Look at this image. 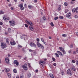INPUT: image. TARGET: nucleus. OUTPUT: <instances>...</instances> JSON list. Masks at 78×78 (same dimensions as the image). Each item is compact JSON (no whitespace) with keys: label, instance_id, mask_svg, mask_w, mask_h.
<instances>
[{"label":"nucleus","instance_id":"obj_29","mask_svg":"<svg viewBox=\"0 0 78 78\" xmlns=\"http://www.w3.org/2000/svg\"><path fill=\"white\" fill-rule=\"evenodd\" d=\"M61 73L62 75H64V71H62V70L61 71Z\"/></svg>","mask_w":78,"mask_h":78},{"label":"nucleus","instance_id":"obj_9","mask_svg":"<svg viewBox=\"0 0 78 78\" xmlns=\"http://www.w3.org/2000/svg\"><path fill=\"white\" fill-rule=\"evenodd\" d=\"M67 17H68L69 19H71L72 17V16L71 15V13H69L67 14L66 16Z\"/></svg>","mask_w":78,"mask_h":78},{"label":"nucleus","instance_id":"obj_59","mask_svg":"<svg viewBox=\"0 0 78 78\" xmlns=\"http://www.w3.org/2000/svg\"><path fill=\"white\" fill-rule=\"evenodd\" d=\"M76 65L78 66V61L76 62Z\"/></svg>","mask_w":78,"mask_h":78},{"label":"nucleus","instance_id":"obj_38","mask_svg":"<svg viewBox=\"0 0 78 78\" xmlns=\"http://www.w3.org/2000/svg\"><path fill=\"white\" fill-rule=\"evenodd\" d=\"M68 53H69V54H72V51L71 50H69L68 51Z\"/></svg>","mask_w":78,"mask_h":78},{"label":"nucleus","instance_id":"obj_15","mask_svg":"<svg viewBox=\"0 0 78 78\" xmlns=\"http://www.w3.org/2000/svg\"><path fill=\"white\" fill-rule=\"evenodd\" d=\"M5 39L6 42L7 44H9V39L8 38H5Z\"/></svg>","mask_w":78,"mask_h":78},{"label":"nucleus","instance_id":"obj_32","mask_svg":"<svg viewBox=\"0 0 78 78\" xmlns=\"http://www.w3.org/2000/svg\"><path fill=\"white\" fill-rule=\"evenodd\" d=\"M3 19L4 20H6V18H5V16H3Z\"/></svg>","mask_w":78,"mask_h":78},{"label":"nucleus","instance_id":"obj_7","mask_svg":"<svg viewBox=\"0 0 78 78\" xmlns=\"http://www.w3.org/2000/svg\"><path fill=\"white\" fill-rule=\"evenodd\" d=\"M30 45L31 47H34V48H36V45L35 43L33 42H30Z\"/></svg>","mask_w":78,"mask_h":78},{"label":"nucleus","instance_id":"obj_13","mask_svg":"<svg viewBox=\"0 0 78 78\" xmlns=\"http://www.w3.org/2000/svg\"><path fill=\"white\" fill-rule=\"evenodd\" d=\"M5 60L7 64H9V58L8 57L5 58Z\"/></svg>","mask_w":78,"mask_h":78},{"label":"nucleus","instance_id":"obj_49","mask_svg":"<svg viewBox=\"0 0 78 78\" xmlns=\"http://www.w3.org/2000/svg\"><path fill=\"white\" fill-rule=\"evenodd\" d=\"M29 51H30V52H33V51L31 49H29Z\"/></svg>","mask_w":78,"mask_h":78},{"label":"nucleus","instance_id":"obj_64","mask_svg":"<svg viewBox=\"0 0 78 78\" xmlns=\"http://www.w3.org/2000/svg\"><path fill=\"white\" fill-rule=\"evenodd\" d=\"M73 54H76V52H75V51H73Z\"/></svg>","mask_w":78,"mask_h":78},{"label":"nucleus","instance_id":"obj_19","mask_svg":"<svg viewBox=\"0 0 78 78\" xmlns=\"http://www.w3.org/2000/svg\"><path fill=\"white\" fill-rule=\"evenodd\" d=\"M8 33H11V30L10 28H9L8 29Z\"/></svg>","mask_w":78,"mask_h":78},{"label":"nucleus","instance_id":"obj_57","mask_svg":"<svg viewBox=\"0 0 78 78\" xmlns=\"http://www.w3.org/2000/svg\"><path fill=\"white\" fill-rule=\"evenodd\" d=\"M38 72V69H36L35 70V72L36 73H37V72Z\"/></svg>","mask_w":78,"mask_h":78},{"label":"nucleus","instance_id":"obj_60","mask_svg":"<svg viewBox=\"0 0 78 78\" xmlns=\"http://www.w3.org/2000/svg\"><path fill=\"white\" fill-rule=\"evenodd\" d=\"M76 52L77 53H78V48H77L76 49Z\"/></svg>","mask_w":78,"mask_h":78},{"label":"nucleus","instance_id":"obj_45","mask_svg":"<svg viewBox=\"0 0 78 78\" xmlns=\"http://www.w3.org/2000/svg\"><path fill=\"white\" fill-rule=\"evenodd\" d=\"M28 66L30 68L31 67V65L30 63H28Z\"/></svg>","mask_w":78,"mask_h":78},{"label":"nucleus","instance_id":"obj_14","mask_svg":"<svg viewBox=\"0 0 78 78\" xmlns=\"http://www.w3.org/2000/svg\"><path fill=\"white\" fill-rule=\"evenodd\" d=\"M22 67H23V68L25 70H28V68L26 66H25V65H23L22 66Z\"/></svg>","mask_w":78,"mask_h":78},{"label":"nucleus","instance_id":"obj_27","mask_svg":"<svg viewBox=\"0 0 78 78\" xmlns=\"http://www.w3.org/2000/svg\"><path fill=\"white\" fill-rule=\"evenodd\" d=\"M62 36L63 37H67V35L66 34H62Z\"/></svg>","mask_w":78,"mask_h":78},{"label":"nucleus","instance_id":"obj_53","mask_svg":"<svg viewBox=\"0 0 78 78\" xmlns=\"http://www.w3.org/2000/svg\"><path fill=\"white\" fill-rule=\"evenodd\" d=\"M9 17H7L6 18V20H9Z\"/></svg>","mask_w":78,"mask_h":78},{"label":"nucleus","instance_id":"obj_22","mask_svg":"<svg viewBox=\"0 0 78 78\" xmlns=\"http://www.w3.org/2000/svg\"><path fill=\"white\" fill-rule=\"evenodd\" d=\"M28 8H29V9H31V8H33V6L31 5H29L28 6Z\"/></svg>","mask_w":78,"mask_h":78},{"label":"nucleus","instance_id":"obj_58","mask_svg":"<svg viewBox=\"0 0 78 78\" xmlns=\"http://www.w3.org/2000/svg\"><path fill=\"white\" fill-rule=\"evenodd\" d=\"M70 48H73V45L71 44L70 45Z\"/></svg>","mask_w":78,"mask_h":78},{"label":"nucleus","instance_id":"obj_6","mask_svg":"<svg viewBox=\"0 0 78 78\" xmlns=\"http://www.w3.org/2000/svg\"><path fill=\"white\" fill-rule=\"evenodd\" d=\"M9 23H10V26H12V27H14L15 26V21H9Z\"/></svg>","mask_w":78,"mask_h":78},{"label":"nucleus","instance_id":"obj_21","mask_svg":"<svg viewBox=\"0 0 78 78\" xmlns=\"http://www.w3.org/2000/svg\"><path fill=\"white\" fill-rule=\"evenodd\" d=\"M49 75L50 76V77H51V78H54V76H53V74H49Z\"/></svg>","mask_w":78,"mask_h":78},{"label":"nucleus","instance_id":"obj_56","mask_svg":"<svg viewBox=\"0 0 78 78\" xmlns=\"http://www.w3.org/2000/svg\"><path fill=\"white\" fill-rule=\"evenodd\" d=\"M8 6L9 7L11 6V4H9L8 5Z\"/></svg>","mask_w":78,"mask_h":78},{"label":"nucleus","instance_id":"obj_54","mask_svg":"<svg viewBox=\"0 0 78 78\" xmlns=\"http://www.w3.org/2000/svg\"><path fill=\"white\" fill-rule=\"evenodd\" d=\"M75 17L76 19H77V18H78V16H77V15H76L75 16Z\"/></svg>","mask_w":78,"mask_h":78},{"label":"nucleus","instance_id":"obj_61","mask_svg":"<svg viewBox=\"0 0 78 78\" xmlns=\"http://www.w3.org/2000/svg\"><path fill=\"white\" fill-rule=\"evenodd\" d=\"M11 10H14V7H12L11 8Z\"/></svg>","mask_w":78,"mask_h":78},{"label":"nucleus","instance_id":"obj_11","mask_svg":"<svg viewBox=\"0 0 78 78\" xmlns=\"http://www.w3.org/2000/svg\"><path fill=\"white\" fill-rule=\"evenodd\" d=\"M10 44L11 45H15L16 44V42L14 41H11L10 42Z\"/></svg>","mask_w":78,"mask_h":78},{"label":"nucleus","instance_id":"obj_51","mask_svg":"<svg viewBox=\"0 0 78 78\" xmlns=\"http://www.w3.org/2000/svg\"><path fill=\"white\" fill-rule=\"evenodd\" d=\"M53 66H56V64L55 63L53 64Z\"/></svg>","mask_w":78,"mask_h":78},{"label":"nucleus","instance_id":"obj_39","mask_svg":"<svg viewBox=\"0 0 78 78\" xmlns=\"http://www.w3.org/2000/svg\"><path fill=\"white\" fill-rule=\"evenodd\" d=\"M52 60H53V61H54V62L55 61V58H54L52 57Z\"/></svg>","mask_w":78,"mask_h":78},{"label":"nucleus","instance_id":"obj_48","mask_svg":"<svg viewBox=\"0 0 78 78\" xmlns=\"http://www.w3.org/2000/svg\"><path fill=\"white\" fill-rule=\"evenodd\" d=\"M72 62H73V63H75V61L74 60H72Z\"/></svg>","mask_w":78,"mask_h":78},{"label":"nucleus","instance_id":"obj_20","mask_svg":"<svg viewBox=\"0 0 78 78\" xmlns=\"http://www.w3.org/2000/svg\"><path fill=\"white\" fill-rule=\"evenodd\" d=\"M7 76L8 77H9V78H11V75L10 74V73H7Z\"/></svg>","mask_w":78,"mask_h":78},{"label":"nucleus","instance_id":"obj_1","mask_svg":"<svg viewBox=\"0 0 78 78\" xmlns=\"http://www.w3.org/2000/svg\"><path fill=\"white\" fill-rule=\"evenodd\" d=\"M36 41L37 42V45L40 48H41L42 49L44 48V46L42 45L40 43H39L38 42H39L40 41V40L39 39V38H37L36 39Z\"/></svg>","mask_w":78,"mask_h":78},{"label":"nucleus","instance_id":"obj_63","mask_svg":"<svg viewBox=\"0 0 78 78\" xmlns=\"http://www.w3.org/2000/svg\"><path fill=\"white\" fill-rule=\"evenodd\" d=\"M49 39H51V37L50 36L49 37Z\"/></svg>","mask_w":78,"mask_h":78},{"label":"nucleus","instance_id":"obj_3","mask_svg":"<svg viewBox=\"0 0 78 78\" xmlns=\"http://www.w3.org/2000/svg\"><path fill=\"white\" fill-rule=\"evenodd\" d=\"M26 23H27L29 25H30V26H33V23L31 22V21L28 20H26L25 21Z\"/></svg>","mask_w":78,"mask_h":78},{"label":"nucleus","instance_id":"obj_35","mask_svg":"<svg viewBox=\"0 0 78 78\" xmlns=\"http://www.w3.org/2000/svg\"><path fill=\"white\" fill-rule=\"evenodd\" d=\"M62 52H63V54H66V51H65V50H63V51H62Z\"/></svg>","mask_w":78,"mask_h":78},{"label":"nucleus","instance_id":"obj_30","mask_svg":"<svg viewBox=\"0 0 78 78\" xmlns=\"http://www.w3.org/2000/svg\"><path fill=\"white\" fill-rule=\"evenodd\" d=\"M13 72L14 73H17V70L16 69H14L13 70Z\"/></svg>","mask_w":78,"mask_h":78},{"label":"nucleus","instance_id":"obj_41","mask_svg":"<svg viewBox=\"0 0 78 78\" xmlns=\"http://www.w3.org/2000/svg\"><path fill=\"white\" fill-rule=\"evenodd\" d=\"M76 12H78V8H76Z\"/></svg>","mask_w":78,"mask_h":78},{"label":"nucleus","instance_id":"obj_24","mask_svg":"<svg viewBox=\"0 0 78 78\" xmlns=\"http://www.w3.org/2000/svg\"><path fill=\"white\" fill-rule=\"evenodd\" d=\"M59 48L60 50H61L62 51H63V50H64V48L62 47H60Z\"/></svg>","mask_w":78,"mask_h":78},{"label":"nucleus","instance_id":"obj_12","mask_svg":"<svg viewBox=\"0 0 78 78\" xmlns=\"http://www.w3.org/2000/svg\"><path fill=\"white\" fill-rule=\"evenodd\" d=\"M13 63L14 64H16L17 66H19V64L17 60H14L13 62Z\"/></svg>","mask_w":78,"mask_h":78},{"label":"nucleus","instance_id":"obj_37","mask_svg":"<svg viewBox=\"0 0 78 78\" xmlns=\"http://www.w3.org/2000/svg\"><path fill=\"white\" fill-rule=\"evenodd\" d=\"M41 39L42 42H44V39H43V38H41Z\"/></svg>","mask_w":78,"mask_h":78},{"label":"nucleus","instance_id":"obj_23","mask_svg":"<svg viewBox=\"0 0 78 78\" xmlns=\"http://www.w3.org/2000/svg\"><path fill=\"white\" fill-rule=\"evenodd\" d=\"M20 78H24V76L23 74H21L20 75Z\"/></svg>","mask_w":78,"mask_h":78},{"label":"nucleus","instance_id":"obj_10","mask_svg":"<svg viewBox=\"0 0 78 78\" xmlns=\"http://www.w3.org/2000/svg\"><path fill=\"white\" fill-rule=\"evenodd\" d=\"M67 73L68 75H70L71 76L72 75V73L71 72V71L70 69H68L67 71Z\"/></svg>","mask_w":78,"mask_h":78},{"label":"nucleus","instance_id":"obj_36","mask_svg":"<svg viewBox=\"0 0 78 78\" xmlns=\"http://www.w3.org/2000/svg\"><path fill=\"white\" fill-rule=\"evenodd\" d=\"M43 19L44 20H46V18H45V16H43Z\"/></svg>","mask_w":78,"mask_h":78},{"label":"nucleus","instance_id":"obj_52","mask_svg":"<svg viewBox=\"0 0 78 78\" xmlns=\"http://www.w3.org/2000/svg\"><path fill=\"white\" fill-rule=\"evenodd\" d=\"M74 2H73V1H71L70 2V4H74Z\"/></svg>","mask_w":78,"mask_h":78},{"label":"nucleus","instance_id":"obj_50","mask_svg":"<svg viewBox=\"0 0 78 78\" xmlns=\"http://www.w3.org/2000/svg\"><path fill=\"white\" fill-rule=\"evenodd\" d=\"M43 42V44H45V45H47V43L46 42H45L44 41Z\"/></svg>","mask_w":78,"mask_h":78},{"label":"nucleus","instance_id":"obj_42","mask_svg":"<svg viewBox=\"0 0 78 78\" xmlns=\"http://www.w3.org/2000/svg\"><path fill=\"white\" fill-rule=\"evenodd\" d=\"M57 19H58V17H55L54 18V20H57Z\"/></svg>","mask_w":78,"mask_h":78},{"label":"nucleus","instance_id":"obj_16","mask_svg":"<svg viewBox=\"0 0 78 78\" xmlns=\"http://www.w3.org/2000/svg\"><path fill=\"white\" fill-rule=\"evenodd\" d=\"M5 70L6 72H9V70L10 69L9 68H5Z\"/></svg>","mask_w":78,"mask_h":78},{"label":"nucleus","instance_id":"obj_46","mask_svg":"<svg viewBox=\"0 0 78 78\" xmlns=\"http://www.w3.org/2000/svg\"><path fill=\"white\" fill-rule=\"evenodd\" d=\"M3 25V23L2 22H0V25Z\"/></svg>","mask_w":78,"mask_h":78},{"label":"nucleus","instance_id":"obj_62","mask_svg":"<svg viewBox=\"0 0 78 78\" xmlns=\"http://www.w3.org/2000/svg\"><path fill=\"white\" fill-rule=\"evenodd\" d=\"M5 34L6 35H7V34H8V32H5Z\"/></svg>","mask_w":78,"mask_h":78},{"label":"nucleus","instance_id":"obj_18","mask_svg":"<svg viewBox=\"0 0 78 78\" xmlns=\"http://www.w3.org/2000/svg\"><path fill=\"white\" fill-rule=\"evenodd\" d=\"M71 69L72 70H73V71H76V68H75L74 66H73L72 67Z\"/></svg>","mask_w":78,"mask_h":78},{"label":"nucleus","instance_id":"obj_2","mask_svg":"<svg viewBox=\"0 0 78 78\" xmlns=\"http://www.w3.org/2000/svg\"><path fill=\"white\" fill-rule=\"evenodd\" d=\"M57 53H55V55L57 57H58V58H59V55H60L61 56H63V55H62V52H61V51H57Z\"/></svg>","mask_w":78,"mask_h":78},{"label":"nucleus","instance_id":"obj_43","mask_svg":"<svg viewBox=\"0 0 78 78\" xmlns=\"http://www.w3.org/2000/svg\"><path fill=\"white\" fill-rule=\"evenodd\" d=\"M51 25L52 27H54V24H53V23L51 22Z\"/></svg>","mask_w":78,"mask_h":78},{"label":"nucleus","instance_id":"obj_44","mask_svg":"<svg viewBox=\"0 0 78 78\" xmlns=\"http://www.w3.org/2000/svg\"><path fill=\"white\" fill-rule=\"evenodd\" d=\"M64 5H65V6H67V5H68L67 3L65 2Z\"/></svg>","mask_w":78,"mask_h":78},{"label":"nucleus","instance_id":"obj_40","mask_svg":"<svg viewBox=\"0 0 78 78\" xmlns=\"http://www.w3.org/2000/svg\"><path fill=\"white\" fill-rule=\"evenodd\" d=\"M24 25H25V27H26V28H28V25L27 24H24Z\"/></svg>","mask_w":78,"mask_h":78},{"label":"nucleus","instance_id":"obj_17","mask_svg":"<svg viewBox=\"0 0 78 78\" xmlns=\"http://www.w3.org/2000/svg\"><path fill=\"white\" fill-rule=\"evenodd\" d=\"M29 30L32 31H34V28L31 26L29 27Z\"/></svg>","mask_w":78,"mask_h":78},{"label":"nucleus","instance_id":"obj_28","mask_svg":"<svg viewBox=\"0 0 78 78\" xmlns=\"http://www.w3.org/2000/svg\"><path fill=\"white\" fill-rule=\"evenodd\" d=\"M68 11L69 10H68V9H65V13H67Z\"/></svg>","mask_w":78,"mask_h":78},{"label":"nucleus","instance_id":"obj_5","mask_svg":"<svg viewBox=\"0 0 78 78\" xmlns=\"http://www.w3.org/2000/svg\"><path fill=\"white\" fill-rule=\"evenodd\" d=\"M39 64L41 65L42 66L41 67L42 69H44V64H45V62L42 61H40L39 62Z\"/></svg>","mask_w":78,"mask_h":78},{"label":"nucleus","instance_id":"obj_55","mask_svg":"<svg viewBox=\"0 0 78 78\" xmlns=\"http://www.w3.org/2000/svg\"><path fill=\"white\" fill-rule=\"evenodd\" d=\"M8 57H11V55H10L9 54H8Z\"/></svg>","mask_w":78,"mask_h":78},{"label":"nucleus","instance_id":"obj_8","mask_svg":"<svg viewBox=\"0 0 78 78\" xmlns=\"http://www.w3.org/2000/svg\"><path fill=\"white\" fill-rule=\"evenodd\" d=\"M18 6L20 8V9L22 11H23L24 9V7L23 6V4L21 3L20 4L18 5Z\"/></svg>","mask_w":78,"mask_h":78},{"label":"nucleus","instance_id":"obj_34","mask_svg":"<svg viewBox=\"0 0 78 78\" xmlns=\"http://www.w3.org/2000/svg\"><path fill=\"white\" fill-rule=\"evenodd\" d=\"M59 18H60L61 19H64V17L63 16H59Z\"/></svg>","mask_w":78,"mask_h":78},{"label":"nucleus","instance_id":"obj_25","mask_svg":"<svg viewBox=\"0 0 78 78\" xmlns=\"http://www.w3.org/2000/svg\"><path fill=\"white\" fill-rule=\"evenodd\" d=\"M73 12H76V9H73L72 10Z\"/></svg>","mask_w":78,"mask_h":78},{"label":"nucleus","instance_id":"obj_31","mask_svg":"<svg viewBox=\"0 0 78 78\" xmlns=\"http://www.w3.org/2000/svg\"><path fill=\"white\" fill-rule=\"evenodd\" d=\"M59 8L58 9V10L59 11H61V5H59Z\"/></svg>","mask_w":78,"mask_h":78},{"label":"nucleus","instance_id":"obj_4","mask_svg":"<svg viewBox=\"0 0 78 78\" xmlns=\"http://www.w3.org/2000/svg\"><path fill=\"white\" fill-rule=\"evenodd\" d=\"M1 46L2 47V48L4 49V48H5L6 47V44L5 43H3V42H1Z\"/></svg>","mask_w":78,"mask_h":78},{"label":"nucleus","instance_id":"obj_47","mask_svg":"<svg viewBox=\"0 0 78 78\" xmlns=\"http://www.w3.org/2000/svg\"><path fill=\"white\" fill-rule=\"evenodd\" d=\"M34 55H36V54H37V52L36 51H34Z\"/></svg>","mask_w":78,"mask_h":78},{"label":"nucleus","instance_id":"obj_26","mask_svg":"<svg viewBox=\"0 0 78 78\" xmlns=\"http://www.w3.org/2000/svg\"><path fill=\"white\" fill-rule=\"evenodd\" d=\"M4 14V12L3 11H0V14Z\"/></svg>","mask_w":78,"mask_h":78},{"label":"nucleus","instance_id":"obj_33","mask_svg":"<svg viewBox=\"0 0 78 78\" xmlns=\"http://www.w3.org/2000/svg\"><path fill=\"white\" fill-rule=\"evenodd\" d=\"M27 76L28 78H30V77H31V74H29Z\"/></svg>","mask_w":78,"mask_h":78}]
</instances>
